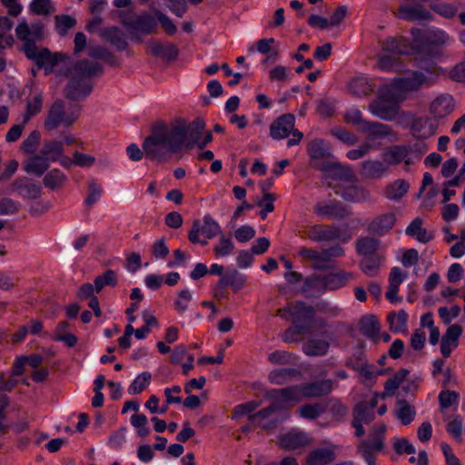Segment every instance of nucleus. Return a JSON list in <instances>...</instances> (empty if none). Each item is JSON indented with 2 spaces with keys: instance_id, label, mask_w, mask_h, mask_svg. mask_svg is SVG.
Listing matches in <instances>:
<instances>
[{
  "instance_id": "f257e3e1",
  "label": "nucleus",
  "mask_w": 465,
  "mask_h": 465,
  "mask_svg": "<svg viewBox=\"0 0 465 465\" xmlns=\"http://www.w3.org/2000/svg\"><path fill=\"white\" fill-rule=\"evenodd\" d=\"M204 126L202 119H195L190 124L179 121L170 126L155 125L152 134L143 141L145 157L163 162L171 153L196 145Z\"/></svg>"
},
{
  "instance_id": "f03ea898",
  "label": "nucleus",
  "mask_w": 465,
  "mask_h": 465,
  "mask_svg": "<svg viewBox=\"0 0 465 465\" xmlns=\"http://www.w3.org/2000/svg\"><path fill=\"white\" fill-rule=\"evenodd\" d=\"M332 381L323 380L299 386H292L267 391V398L275 399L281 406H292L302 399L319 398L329 394L332 390Z\"/></svg>"
},
{
  "instance_id": "7ed1b4c3",
  "label": "nucleus",
  "mask_w": 465,
  "mask_h": 465,
  "mask_svg": "<svg viewBox=\"0 0 465 465\" xmlns=\"http://www.w3.org/2000/svg\"><path fill=\"white\" fill-rule=\"evenodd\" d=\"M418 65L422 71H413L408 76L394 78L388 84L393 92L401 94L403 101L409 93L434 84L442 73L441 68L433 61H420Z\"/></svg>"
},
{
  "instance_id": "20e7f679",
  "label": "nucleus",
  "mask_w": 465,
  "mask_h": 465,
  "mask_svg": "<svg viewBox=\"0 0 465 465\" xmlns=\"http://www.w3.org/2000/svg\"><path fill=\"white\" fill-rule=\"evenodd\" d=\"M314 314V309L302 302L291 303L277 312L280 317L292 321L298 333L310 332L326 326V322L322 318H315Z\"/></svg>"
},
{
  "instance_id": "39448f33",
  "label": "nucleus",
  "mask_w": 465,
  "mask_h": 465,
  "mask_svg": "<svg viewBox=\"0 0 465 465\" xmlns=\"http://www.w3.org/2000/svg\"><path fill=\"white\" fill-rule=\"evenodd\" d=\"M101 70L98 63L86 60L76 63L72 69V78L66 87V96L72 100L84 98L92 90L87 77Z\"/></svg>"
},
{
  "instance_id": "423d86ee",
  "label": "nucleus",
  "mask_w": 465,
  "mask_h": 465,
  "mask_svg": "<svg viewBox=\"0 0 465 465\" xmlns=\"http://www.w3.org/2000/svg\"><path fill=\"white\" fill-rule=\"evenodd\" d=\"M402 102L401 94L393 92L387 84L378 90V96L369 104V111L383 121H393L401 114L400 104Z\"/></svg>"
},
{
  "instance_id": "0eeeda50",
  "label": "nucleus",
  "mask_w": 465,
  "mask_h": 465,
  "mask_svg": "<svg viewBox=\"0 0 465 465\" xmlns=\"http://www.w3.org/2000/svg\"><path fill=\"white\" fill-rule=\"evenodd\" d=\"M80 107L77 105L67 106L62 99H56L48 108L44 120V129L53 132L60 127L69 128L78 120Z\"/></svg>"
},
{
  "instance_id": "6e6552de",
  "label": "nucleus",
  "mask_w": 465,
  "mask_h": 465,
  "mask_svg": "<svg viewBox=\"0 0 465 465\" xmlns=\"http://www.w3.org/2000/svg\"><path fill=\"white\" fill-rule=\"evenodd\" d=\"M352 277L351 272L344 271L329 273L324 276L311 277L305 280L302 291L308 292L313 288L331 291L338 290L345 286Z\"/></svg>"
},
{
  "instance_id": "1a4fd4ad",
  "label": "nucleus",
  "mask_w": 465,
  "mask_h": 465,
  "mask_svg": "<svg viewBox=\"0 0 465 465\" xmlns=\"http://www.w3.org/2000/svg\"><path fill=\"white\" fill-rule=\"evenodd\" d=\"M380 399L383 400L384 395L375 392L369 401H361L355 406L352 425L355 428L356 436H362L365 433L363 424H369L375 419L374 408L378 405Z\"/></svg>"
},
{
  "instance_id": "9d476101",
  "label": "nucleus",
  "mask_w": 465,
  "mask_h": 465,
  "mask_svg": "<svg viewBox=\"0 0 465 465\" xmlns=\"http://www.w3.org/2000/svg\"><path fill=\"white\" fill-rule=\"evenodd\" d=\"M386 430L384 424H378L371 429V440L361 441L359 452L369 465H375V454L383 449L382 435Z\"/></svg>"
},
{
  "instance_id": "9b49d317",
  "label": "nucleus",
  "mask_w": 465,
  "mask_h": 465,
  "mask_svg": "<svg viewBox=\"0 0 465 465\" xmlns=\"http://www.w3.org/2000/svg\"><path fill=\"white\" fill-rule=\"evenodd\" d=\"M17 38L24 43V50L26 54L30 48H35V43L44 38V25L41 22L28 24L22 19L15 27Z\"/></svg>"
},
{
  "instance_id": "f8f14e48",
  "label": "nucleus",
  "mask_w": 465,
  "mask_h": 465,
  "mask_svg": "<svg viewBox=\"0 0 465 465\" xmlns=\"http://www.w3.org/2000/svg\"><path fill=\"white\" fill-rule=\"evenodd\" d=\"M124 25L132 39H139L140 35L153 34L157 26L156 20L148 14L133 15L124 20Z\"/></svg>"
},
{
  "instance_id": "ddd939ff",
  "label": "nucleus",
  "mask_w": 465,
  "mask_h": 465,
  "mask_svg": "<svg viewBox=\"0 0 465 465\" xmlns=\"http://www.w3.org/2000/svg\"><path fill=\"white\" fill-rule=\"evenodd\" d=\"M200 233L203 234L208 239H213L223 234L221 226L210 215H205L203 218V224H201L199 221H194L188 233V239L191 242L206 245L207 242L200 239Z\"/></svg>"
},
{
  "instance_id": "4468645a",
  "label": "nucleus",
  "mask_w": 465,
  "mask_h": 465,
  "mask_svg": "<svg viewBox=\"0 0 465 465\" xmlns=\"http://www.w3.org/2000/svg\"><path fill=\"white\" fill-rule=\"evenodd\" d=\"M382 158L387 166L396 165L402 162L408 166L415 163L420 157L418 154L412 153L407 146L393 145L383 152Z\"/></svg>"
},
{
  "instance_id": "2eb2a0df",
  "label": "nucleus",
  "mask_w": 465,
  "mask_h": 465,
  "mask_svg": "<svg viewBox=\"0 0 465 465\" xmlns=\"http://www.w3.org/2000/svg\"><path fill=\"white\" fill-rule=\"evenodd\" d=\"M45 94L42 90L32 89L25 98V111L22 115L23 124H27L38 115L44 108Z\"/></svg>"
},
{
  "instance_id": "dca6fc26",
  "label": "nucleus",
  "mask_w": 465,
  "mask_h": 465,
  "mask_svg": "<svg viewBox=\"0 0 465 465\" xmlns=\"http://www.w3.org/2000/svg\"><path fill=\"white\" fill-rule=\"evenodd\" d=\"M25 54L39 66L44 67L47 73L51 72L58 62L66 58L63 54H52L48 49H37V47L30 48Z\"/></svg>"
},
{
  "instance_id": "f3484780",
  "label": "nucleus",
  "mask_w": 465,
  "mask_h": 465,
  "mask_svg": "<svg viewBox=\"0 0 465 465\" xmlns=\"http://www.w3.org/2000/svg\"><path fill=\"white\" fill-rule=\"evenodd\" d=\"M455 109V102L450 94H442L433 99L430 104V114L435 120L450 115Z\"/></svg>"
},
{
  "instance_id": "a211bd4d",
  "label": "nucleus",
  "mask_w": 465,
  "mask_h": 465,
  "mask_svg": "<svg viewBox=\"0 0 465 465\" xmlns=\"http://www.w3.org/2000/svg\"><path fill=\"white\" fill-rule=\"evenodd\" d=\"M295 118L291 114H285L277 118L270 126V135L272 139L282 140L287 138L293 131Z\"/></svg>"
},
{
  "instance_id": "6ab92c4d",
  "label": "nucleus",
  "mask_w": 465,
  "mask_h": 465,
  "mask_svg": "<svg viewBox=\"0 0 465 465\" xmlns=\"http://www.w3.org/2000/svg\"><path fill=\"white\" fill-rule=\"evenodd\" d=\"M359 131L365 134V143H371L380 147L381 144L377 143L376 141L392 134L391 128L389 125L378 122L364 123L362 126H360Z\"/></svg>"
},
{
  "instance_id": "aec40b11",
  "label": "nucleus",
  "mask_w": 465,
  "mask_h": 465,
  "mask_svg": "<svg viewBox=\"0 0 465 465\" xmlns=\"http://www.w3.org/2000/svg\"><path fill=\"white\" fill-rule=\"evenodd\" d=\"M305 234L312 242H331L339 238L340 231L332 225L315 224L309 226L305 230Z\"/></svg>"
},
{
  "instance_id": "412c9836",
  "label": "nucleus",
  "mask_w": 465,
  "mask_h": 465,
  "mask_svg": "<svg viewBox=\"0 0 465 465\" xmlns=\"http://www.w3.org/2000/svg\"><path fill=\"white\" fill-rule=\"evenodd\" d=\"M321 335L322 338L311 337L304 342L302 351L306 355L322 356L327 353L331 335L328 331H323Z\"/></svg>"
},
{
  "instance_id": "4be33fe9",
  "label": "nucleus",
  "mask_w": 465,
  "mask_h": 465,
  "mask_svg": "<svg viewBox=\"0 0 465 465\" xmlns=\"http://www.w3.org/2000/svg\"><path fill=\"white\" fill-rule=\"evenodd\" d=\"M315 213L324 219H341L349 214L347 209L336 201L319 202L314 206Z\"/></svg>"
},
{
  "instance_id": "5701e85b",
  "label": "nucleus",
  "mask_w": 465,
  "mask_h": 465,
  "mask_svg": "<svg viewBox=\"0 0 465 465\" xmlns=\"http://www.w3.org/2000/svg\"><path fill=\"white\" fill-rule=\"evenodd\" d=\"M311 443L309 436L298 430H292L282 434L279 439V445L284 450H293L302 447H305Z\"/></svg>"
},
{
  "instance_id": "b1692460",
  "label": "nucleus",
  "mask_w": 465,
  "mask_h": 465,
  "mask_svg": "<svg viewBox=\"0 0 465 465\" xmlns=\"http://www.w3.org/2000/svg\"><path fill=\"white\" fill-rule=\"evenodd\" d=\"M407 278V272H403L400 267L391 268L389 274V285L385 292V297L391 303H399L401 299L398 296L400 285Z\"/></svg>"
},
{
  "instance_id": "393cba45",
  "label": "nucleus",
  "mask_w": 465,
  "mask_h": 465,
  "mask_svg": "<svg viewBox=\"0 0 465 465\" xmlns=\"http://www.w3.org/2000/svg\"><path fill=\"white\" fill-rule=\"evenodd\" d=\"M463 329L459 324H451L442 336L440 343V352L443 357L448 358L453 350L459 346V339L461 336Z\"/></svg>"
},
{
  "instance_id": "a878e982",
  "label": "nucleus",
  "mask_w": 465,
  "mask_h": 465,
  "mask_svg": "<svg viewBox=\"0 0 465 465\" xmlns=\"http://www.w3.org/2000/svg\"><path fill=\"white\" fill-rule=\"evenodd\" d=\"M381 52L390 53L395 55L411 54L413 53V47L409 42L398 36H390L380 42Z\"/></svg>"
},
{
  "instance_id": "bb28decb",
  "label": "nucleus",
  "mask_w": 465,
  "mask_h": 465,
  "mask_svg": "<svg viewBox=\"0 0 465 465\" xmlns=\"http://www.w3.org/2000/svg\"><path fill=\"white\" fill-rule=\"evenodd\" d=\"M348 92L358 98L367 97L374 91L373 81L364 75H357L347 84Z\"/></svg>"
},
{
  "instance_id": "cd10ccee",
  "label": "nucleus",
  "mask_w": 465,
  "mask_h": 465,
  "mask_svg": "<svg viewBox=\"0 0 465 465\" xmlns=\"http://www.w3.org/2000/svg\"><path fill=\"white\" fill-rule=\"evenodd\" d=\"M297 254L303 262H310L315 270H329L331 268L327 263L323 250L319 252L312 248L300 247Z\"/></svg>"
},
{
  "instance_id": "c85d7f7f",
  "label": "nucleus",
  "mask_w": 465,
  "mask_h": 465,
  "mask_svg": "<svg viewBox=\"0 0 465 465\" xmlns=\"http://www.w3.org/2000/svg\"><path fill=\"white\" fill-rule=\"evenodd\" d=\"M13 187L21 196L28 199H37L42 193L41 185L27 177L16 179Z\"/></svg>"
},
{
  "instance_id": "c756f323",
  "label": "nucleus",
  "mask_w": 465,
  "mask_h": 465,
  "mask_svg": "<svg viewBox=\"0 0 465 465\" xmlns=\"http://www.w3.org/2000/svg\"><path fill=\"white\" fill-rule=\"evenodd\" d=\"M398 16L408 21H418L430 19V14L420 4L411 5L406 3L400 6Z\"/></svg>"
},
{
  "instance_id": "7c9ffc66",
  "label": "nucleus",
  "mask_w": 465,
  "mask_h": 465,
  "mask_svg": "<svg viewBox=\"0 0 465 465\" xmlns=\"http://www.w3.org/2000/svg\"><path fill=\"white\" fill-rule=\"evenodd\" d=\"M395 222L396 216L394 213H384L371 221L368 225V231L374 234L383 235L393 228Z\"/></svg>"
},
{
  "instance_id": "2f4dec72",
  "label": "nucleus",
  "mask_w": 465,
  "mask_h": 465,
  "mask_svg": "<svg viewBox=\"0 0 465 465\" xmlns=\"http://www.w3.org/2000/svg\"><path fill=\"white\" fill-rule=\"evenodd\" d=\"M50 162L41 153L29 157L24 163V171L37 177L42 176L50 167Z\"/></svg>"
},
{
  "instance_id": "473e14b6",
  "label": "nucleus",
  "mask_w": 465,
  "mask_h": 465,
  "mask_svg": "<svg viewBox=\"0 0 465 465\" xmlns=\"http://www.w3.org/2000/svg\"><path fill=\"white\" fill-rule=\"evenodd\" d=\"M354 369L359 372L361 382L368 387H371L377 378L385 373V370L378 369L373 364L362 363Z\"/></svg>"
},
{
  "instance_id": "72a5a7b5",
  "label": "nucleus",
  "mask_w": 465,
  "mask_h": 465,
  "mask_svg": "<svg viewBox=\"0 0 465 465\" xmlns=\"http://www.w3.org/2000/svg\"><path fill=\"white\" fill-rule=\"evenodd\" d=\"M422 220L415 218L406 228L405 232L408 236L415 238L419 242L427 243L434 237L432 232L427 231L422 227Z\"/></svg>"
},
{
  "instance_id": "f704fd0d",
  "label": "nucleus",
  "mask_w": 465,
  "mask_h": 465,
  "mask_svg": "<svg viewBox=\"0 0 465 465\" xmlns=\"http://www.w3.org/2000/svg\"><path fill=\"white\" fill-rule=\"evenodd\" d=\"M437 126L430 118H419L411 125L412 135L418 139H426L435 134Z\"/></svg>"
},
{
  "instance_id": "c9c22d12",
  "label": "nucleus",
  "mask_w": 465,
  "mask_h": 465,
  "mask_svg": "<svg viewBox=\"0 0 465 465\" xmlns=\"http://www.w3.org/2000/svg\"><path fill=\"white\" fill-rule=\"evenodd\" d=\"M335 447L316 449L307 457V465H326L335 459Z\"/></svg>"
},
{
  "instance_id": "e433bc0d",
  "label": "nucleus",
  "mask_w": 465,
  "mask_h": 465,
  "mask_svg": "<svg viewBox=\"0 0 465 465\" xmlns=\"http://www.w3.org/2000/svg\"><path fill=\"white\" fill-rule=\"evenodd\" d=\"M40 153L46 157L50 163L57 162L64 153V143L59 140H46L43 143Z\"/></svg>"
},
{
  "instance_id": "4c0bfd02",
  "label": "nucleus",
  "mask_w": 465,
  "mask_h": 465,
  "mask_svg": "<svg viewBox=\"0 0 465 465\" xmlns=\"http://www.w3.org/2000/svg\"><path fill=\"white\" fill-rule=\"evenodd\" d=\"M416 416L414 406L405 400H399L395 406V417L404 426L411 424Z\"/></svg>"
},
{
  "instance_id": "58836bf2",
  "label": "nucleus",
  "mask_w": 465,
  "mask_h": 465,
  "mask_svg": "<svg viewBox=\"0 0 465 465\" xmlns=\"http://www.w3.org/2000/svg\"><path fill=\"white\" fill-rule=\"evenodd\" d=\"M388 171L386 163L378 160H367L361 163V173L367 178H381Z\"/></svg>"
},
{
  "instance_id": "ea45409f",
  "label": "nucleus",
  "mask_w": 465,
  "mask_h": 465,
  "mask_svg": "<svg viewBox=\"0 0 465 465\" xmlns=\"http://www.w3.org/2000/svg\"><path fill=\"white\" fill-rule=\"evenodd\" d=\"M357 252L362 257H370L374 254H382L380 250V241L372 237H362L356 242Z\"/></svg>"
},
{
  "instance_id": "a19ab883",
  "label": "nucleus",
  "mask_w": 465,
  "mask_h": 465,
  "mask_svg": "<svg viewBox=\"0 0 465 465\" xmlns=\"http://www.w3.org/2000/svg\"><path fill=\"white\" fill-rule=\"evenodd\" d=\"M383 260V254H374L370 257H363L359 265L365 275L374 277L378 275Z\"/></svg>"
},
{
  "instance_id": "79ce46f5",
  "label": "nucleus",
  "mask_w": 465,
  "mask_h": 465,
  "mask_svg": "<svg viewBox=\"0 0 465 465\" xmlns=\"http://www.w3.org/2000/svg\"><path fill=\"white\" fill-rule=\"evenodd\" d=\"M360 331L364 336L377 341L380 331V322L377 317L374 315L363 316L360 321Z\"/></svg>"
},
{
  "instance_id": "37998d69",
  "label": "nucleus",
  "mask_w": 465,
  "mask_h": 465,
  "mask_svg": "<svg viewBox=\"0 0 465 465\" xmlns=\"http://www.w3.org/2000/svg\"><path fill=\"white\" fill-rule=\"evenodd\" d=\"M67 180L66 175L58 168L49 171L43 179L44 185L50 190L62 188Z\"/></svg>"
},
{
  "instance_id": "c03bdc74",
  "label": "nucleus",
  "mask_w": 465,
  "mask_h": 465,
  "mask_svg": "<svg viewBox=\"0 0 465 465\" xmlns=\"http://www.w3.org/2000/svg\"><path fill=\"white\" fill-rule=\"evenodd\" d=\"M410 184L403 179H398L385 188L384 194L386 198L397 201L403 197L409 191Z\"/></svg>"
},
{
  "instance_id": "a18cd8bd",
  "label": "nucleus",
  "mask_w": 465,
  "mask_h": 465,
  "mask_svg": "<svg viewBox=\"0 0 465 465\" xmlns=\"http://www.w3.org/2000/svg\"><path fill=\"white\" fill-rule=\"evenodd\" d=\"M235 245L231 236L221 234L218 242L213 245V251L216 258H224L234 252Z\"/></svg>"
},
{
  "instance_id": "49530a36",
  "label": "nucleus",
  "mask_w": 465,
  "mask_h": 465,
  "mask_svg": "<svg viewBox=\"0 0 465 465\" xmlns=\"http://www.w3.org/2000/svg\"><path fill=\"white\" fill-rule=\"evenodd\" d=\"M308 153L312 159H324L331 156V148L323 140L317 139L310 143Z\"/></svg>"
},
{
  "instance_id": "de8ad7c7",
  "label": "nucleus",
  "mask_w": 465,
  "mask_h": 465,
  "mask_svg": "<svg viewBox=\"0 0 465 465\" xmlns=\"http://www.w3.org/2000/svg\"><path fill=\"white\" fill-rule=\"evenodd\" d=\"M341 195L345 201L352 203L365 202L370 198V193L365 188L356 185L344 188Z\"/></svg>"
},
{
  "instance_id": "09e8293b",
  "label": "nucleus",
  "mask_w": 465,
  "mask_h": 465,
  "mask_svg": "<svg viewBox=\"0 0 465 465\" xmlns=\"http://www.w3.org/2000/svg\"><path fill=\"white\" fill-rule=\"evenodd\" d=\"M377 65L379 69L384 72L398 71L401 68V63L397 55L381 51L378 55Z\"/></svg>"
},
{
  "instance_id": "8fccbe9b",
  "label": "nucleus",
  "mask_w": 465,
  "mask_h": 465,
  "mask_svg": "<svg viewBox=\"0 0 465 465\" xmlns=\"http://www.w3.org/2000/svg\"><path fill=\"white\" fill-rule=\"evenodd\" d=\"M322 170L326 176H331L340 180H350L352 176V171L338 162L331 163L325 165Z\"/></svg>"
},
{
  "instance_id": "3c124183",
  "label": "nucleus",
  "mask_w": 465,
  "mask_h": 465,
  "mask_svg": "<svg viewBox=\"0 0 465 465\" xmlns=\"http://www.w3.org/2000/svg\"><path fill=\"white\" fill-rule=\"evenodd\" d=\"M390 329L393 332H402L407 329L408 314L404 310L390 312L387 316Z\"/></svg>"
},
{
  "instance_id": "603ef678",
  "label": "nucleus",
  "mask_w": 465,
  "mask_h": 465,
  "mask_svg": "<svg viewBox=\"0 0 465 465\" xmlns=\"http://www.w3.org/2000/svg\"><path fill=\"white\" fill-rule=\"evenodd\" d=\"M29 11L35 15L48 16L56 11V7L53 0H32Z\"/></svg>"
},
{
  "instance_id": "864d4df0",
  "label": "nucleus",
  "mask_w": 465,
  "mask_h": 465,
  "mask_svg": "<svg viewBox=\"0 0 465 465\" xmlns=\"http://www.w3.org/2000/svg\"><path fill=\"white\" fill-rule=\"evenodd\" d=\"M300 375L297 370L291 368L276 369L270 372L269 381L274 384H284L292 381L296 376Z\"/></svg>"
},
{
  "instance_id": "5fc2aeb1",
  "label": "nucleus",
  "mask_w": 465,
  "mask_h": 465,
  "mask_svg": "<svg viewBox=\"0 0 465 465\" xmlns=\"http://www.w3.org/2000/svg\"><path fill=\"white\" fill-rule=\"evenodd\" d=\"M440 411L444 413L450 408H458L460 401V395L458 392L450 391V390H442L438 396Z\"/></svg>"
},
{
  "instance_id": "6e6d98bb",
  "label": "nucleus",
  "mask_w": 465,
  "mask_h": 465,
  "mask_svg": "<svg viewBox=\"0 0 465 465\" xmlns=\"http://www.w3.org/2000/svg\"><path fill=\"white\" fill-rule=\"evenodd\" d=\"M103 38L114 45L118 50H124L127 46L122 31L117 27H110L105 29L102 34Z\"/></svg>"
},
{
  "instance_id": "4d7b16f0",
  "label": "nucleus",
  "mask_w": 465,
  "mask_h": 465,
  "mask_svg": "<svg viewBox=\"0 0 465 465\" xmlns=\"http://www.w3.org/2000/svg\"><path fill=\"white\" fill-rule=\"evenodd\" d=\"M245 278L236 270L227 272L219 281V284L223 287L232 286L239 290L243 287Z\"/></svg>"
},
{
  "instance_id": "13d9d810",
  "label": "nucleus",
  "mask_w": 465,
  "mask_h": 465,
  "mask_svg": "<svg viewBox=\"0 0 465 465\" xmlns=\"http://www.w3.org/2000/svg\"><path fill=\"white\" fill-rule=\"evenodd\" d=\"M409 371L407 370H401L400 372L395 374L393 377L388 379L384 385V392L379 393L380 395H384V398L387 396L393 395L396 390L400 387V385L403 382Z\"/></svg>"
},
{
  "instance_id": "bf43d9fd",
  "label": "nucleus",
  "mask_w": 465,
  "mask_h": 465,
  "mask_svg": "<svg viewBox=\"0 0 465 465\" xmlns=\"http://www.w3.org/2000/svg\"><path fill=\"white\" fill-rule=\"evenodd\" d=\"M272 401V403L270 407L268 408H265L260 411H258L257 413L255 414H252L249 417V420L257 425V426H262V421L265 419H267L272 412H274L276 410H279V409H287V408H290L291 406H281L280 404H278L275 401V399L273 398H270Z\"/></svg>"
},
{
  "instance_id": "052dcab7",
  "label": "nucleus",
  "mask_w": 465,
  "mask_h": 465,
  "mask_svg": "<svg viewBox=\"0 0 465 465\" xmlns=\"http://www.w3.org/2000/svg\"><path fill=\"white\" fill-rule=\"evenodd\" d=\"M118 282L117 274L113 270H107L104 274L98 275L94 279L96 292H100L105 286H115Z\"/></svg>"
},
{
  "instance_id": "680f3d73",
  "label": "nucleus",
  "mask_w": 465,
  "mask_h": 465,
  "mask_svg": "<svg viewBox=\"0 0 465 465\" xmlns=\"http://www.w3.org/2000/svg\"><path fill=\"white\" fill-rule=\"evenodd\" d=\"M450 41L449 35L438 28L430 29L426 35V42L431 45H449Z\"/></svg>"
},
{
  "instance_id": "e2e57ef3",
  "label": "nucleus",
  "mask_w": 465,
  "mask_h": 465,
  "mask_svg": "<svg viewBox=\"0 0 465 465\" xmlns=\"http://www.w3.org/2000/svg\"><path fill=\"white\" fill-rule=\"evenodd\" d=\"M55 29L61 36L67 35L68 31L74 27L76 20L67 15H59L54 17Z\"/></svg>"
},
{
  "instance_id": "0e129e2a",
  "label": "nucleus",
  "mask_w": 465,
  "mask_h": 465,
  "mask_svg": "<svg viewBox=\"0 0 465 465\" xmlns=\"http://www.w3.org/2000/svg\"><path fill=\"white\" fill-rule=\"evenodd\" d=\"M193 300V292L188 289H183L179 292L174 301V309L180 314L184 313Z\"/></svg>"
},
{
  "instance_id": "69168bd1",
  "label": "nucleus",
  "mask_w": 465,
  "mask_h": 465,
  "mask_svg": "<svg viewBox=\"0 0 465 465\" xmlns=\"http://www.w3.org/2000/svg\"><path fill=\"white\" fill-rule=\"evenodd\" d=\"M326 410L322 403H312L302 406L299 410L300 415L302 418L313 420L318 418Z\"/></svg>"
},
{
  "instance_id": "338daca9",
  "label": "nucleus",
  "mask_w": 465,
  "mask_h": 465,
  "mask_svg": "<svg viewBox=\"0 0 465 465\" xmlns=\"http://www.w3.org/2000/svg\"><path fill=\"white\" fill-rule=\"evenodd\" d=\"M151 378L152 376L149 372H142L134 379V381L129 386L128 392L130 394L141 393L150 384Z\"/></svg>"
},
{
  "instance_id": "774afa93",
  "label": "nucleus",
  "mask_w": 465,
  "mask_h": 465,
  "mask_svg": "<svg viewBox=\"0 0 465 465\" xmlns=\"http://www.w3.org/2000/svg\"><path fill=\"white\" fill-rule=\"evenodd\" d=\"M154 54L165 57L167 59H175L178 55V49L173 44H155L152 47Z\"/></svg>"
}]
</instances>
